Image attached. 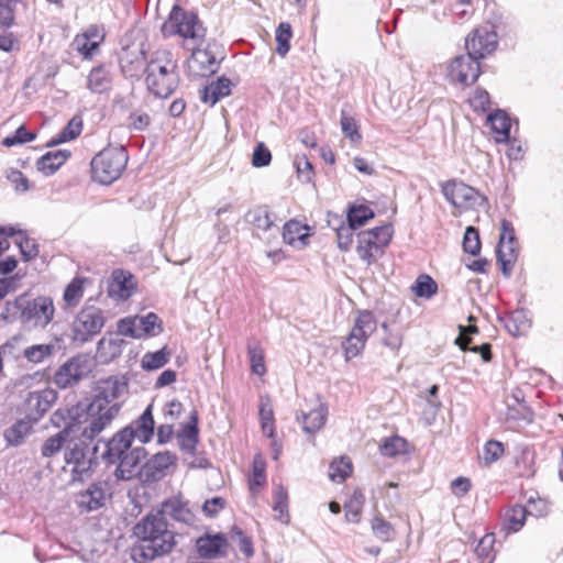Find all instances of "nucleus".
I'll return each instance as SVG.
<instances>
[{"instance_id":"4","label":"nucleus","mask_w":563,"mask_h":563,"mask_svg":"<svg viewBox=\"0 0 563 563\" xmlns=\"http://www.w3.org/2000/svg\"><path fill=\"white\" fill-rule=\"evenodd\" d=\"M147 89L158 98H168L178 86L177 60L169 49L161 48L152 54L146 66Z\"/></svg>"},{"instance_id":"15","label":"nucleus","mask_w":563,"mask_h":563,"mask_svg":"<svg viewBox=\"0 0 563 563\" xmlns=\"http://www.w3.org/2000/svg\"><path fill=\"white\" fill-rule=\"evenodd\" d=\"M496 32L481 27L476 29L466 37L465 46L467 52L478 60L493 53L497 47Z\"/></svg>"},{"instance_id":"63","label":"nucleus","mask_w":563,"mask_h":563,"mask_svg":"<svg viewBox=\"0 0 563 563\" xmlns=\"http://www.w3.org/2000/svg\"><path fill=\"white\" fill-rule=\"evenodd\" d=\"M341 128L344 135L352 142L361 141L362 135L358 132V126L355 120L351 117H347L344 112H342L341 117Z\"/></svg>"},{"instance_id":"9","label":"nucleus","mask_w":563,"mask_h":563,"mask_svg":"<svg viewBox=\"0 0 563 563\" xmlns=\"http://www.w3.org/2000/svg\"><path fill=\"white\" fill-rule=\"evenodd\" d=\"M103 325V311L95 306H86L78 312L73 322L74 340L85 343L100 333Z\"/></svg>"},{"instance_id":"58","label":"nucleus","mask_w":563,"mask_h":563,"mask_svg":"<svg viewBox=\"0 0 563 563\" xmlns=\"http://www.w3.org/2000/svg\"><path fill=\"white\" fill-rule=\"evenodd\" d=\"M363 495L354 493L353 498L345 505V518L350 522H358L363 506Z\"/></svg>"},{"instance_id":"2","label":"nucleus","mask_w":563,"mask_h":563,"mask_svg":"<svg viewBox=\"0 0 563 563\" xmlns=\"http://www.w3.org/2000/svg\"><path fill=\"white\" fill-rule=\"evenodd\" d=\"M140 543L133 549L137 563L152 561L169 553L176 545L175 532L169 529L164 511H151L133 528Z\"/></svg>"},{"instance_id":"59","label":"nucleus","mask_w":563,"mask_h":563,"mask_svg":"<svg viewBox=\"0 0 563 563\" xmlns=\"http://www.w3.org/2000/svg\"><path fill=\"white\" fill-rule=\"evenodd\" d=\"M31 426L26 421H18L5 433L9 443L19 445L23 438L29 433Z\"/></svg>"},{"instance_id":"11","label":"nucleus","mask_w":563,"mask_h":563,"mask_svg":"<svg viewBox=\"0 0 563 563\" xmlns=\"http://www.w3.org/2000/svg\"><path fill=\"white\" fill-rule=\"evenodd\" d=\"M89 372V361L82 355H77L57 368L53 382L57 387L66 389L77 385Z\"/></svg>"},{"instance_id":"52","label":"nucleus","mask_w":563,"mask_h":563,"mask_svg":"<svg viewBox=\"0 0 563 563\" xmlns=\"http://www.w3.org/2000/svg\"><path fill=\"white\" fill-rule=\"evenodd\" d=\"M15 243L18 244L24 261H30L37 256L38 249L36 243L22 232H19Z\"/></svg>"},{"instance_id":"51","label":"nucleus","mask_w":563,"mask_h":563,"mask_svg":"<svg viewBox=\"0 0 563 563\" xmlns=\"http://www.w3.org/2000/svg\"><path fill=\"white\" fill-rule=\"evenodd\" d=\"M412 290L418 297L430 298L437 292L438 286L429 275H420L412 286Z\"/></svg>"},{"instance_id":"60","label":"nucleus","mask_w":563,"mask_h":563,"mask_svg":"<svg viewBox=\"0 0 563 563\" xmlns=\"http://www.w3.org/2000/svg\"><path fill=\"white\" fill-rule=\"evenodd\" d=\"M406 442L400 437H393L389 439H386L384 443L380 445V453L384 456H395L405 450Z\"/></svg>"},{"instance_id":"46","label":"nucleus","mask_w":563,"mask_h":563,"mask_svg":"<svg viewBox=\"0 0 563 563\" xmlns=\"http://www.w3.org/2000/svg\"><path fill=\"white\" fill-rule=\"evenodd\" d=\"M374 218V212L369 207L360 205L349 209L347 223L354 229L362 227L367 220Z\"/></svg>"},{"instance_id":"17","label":"nucleus","mask_w":563,"mask_h":563,"mask_svg":"<svg viewBox=\"0 0 563 563\" xmlns=\"http://www.w3.org/2000/svg\"><path fill=\"white\" fill-rule=\"evenodd\" d=\"M108 496L109 484L106 481H97L78 494L77 505L82 510L93 511L104 506Z\"/></svg>"},{"instance_id":"23","label":"nucleus","mask_w":563,"mask_h":563,"mask_svg":"<svg viewBox=\"0 0 563 563\" xmlns=\"http://www.w3.org/2000/svg\"><path fill=\"white\" fill-rule=\"evenodd\" d=\"M198 412L192 410L190 412V420L183 424L177 432V441L180 450L185 453L194 455L198 443Z\"/></svg>"},{"instance_id":"32","label":"nucleus","mask_w":563,"mask_h":563,"mask_svg":"<svg viewBox=\"0 0 563 563\" xmlns=\"http://www.w3.org/2000/svg\"><path fill=\"white\" fill-rule=\"evenodd\" d=\"M518 243L500 242L497 247V261L501 266V272L506 277L511 275L514 265L518 257Z\"/></svg>"},{"instance_id":"49","label":"nucleus","mask_w":563,"mask_h":563,"mask_svg":"<svg viewBox=\"0 0 563 563\" xmlns=\"http://www.w3.org/2000/svg\"><path fill=\"white\" fill-rule=\"evenodd\" d=\"M82 129L80 119L73 118L67 125L62 130L58 136L49 142V145H57L77 137Z\"/></svg>"},{"instance_id":"47","label":"nucleus","mask_w":563,"mask_h":563,"mask_svg":"<svg viewBox=\"0 0 563 563\" xmlns=\"http://www.w3.org/2000/svg\"><path fill=\"white\" fill-rule=\"evenodd\" d=\"M494 533H487L478 541L475 553L481 560V563H492L494 560Z\"/></svg>"},{"instance_id":"48","label":"nucleus","mask_w":563,"mask_h":563,"mask_svg":"<svg viewBox=\"0 0 563 563\" xmlns=\"http://www.w3.org/2000/svg\"><path fill=\"white\" fill-rule=\"evenodd\" d=\"M534 452L529 448H523L520 455L516 457V466L521 476H532L534 474Z\"/></svg>"},{"instance_id":"54","label":"nucleus","mask_w":563,"mask_h":563,"mask_svg":"<svg viewBox=\"0 0 563 563\" xmlns=\"http://www.w3.org/2000/svg\"><path fill=\"white\" fill-rule=\"evenodd\" d=\"M382 329L385 332L383 344L391 351L397 352L402 344V332L399 329H391L386 322L382 324Z\"/></svg>"},{"instance_id":"7","label":"nucleus","mask_w":563,"mask_h":563,"mask_svg":"<svg viewBox=\"0 0 563 563\" xmlns=\"http://www.w3.org/2000/svg\"><path fill=\"white\" fill-rule=\"evenodd\" d=\"M393 236L390 224L376 227L357 234L356 253L367 266L376 263L385 253Z\"/></svg>"},{"instance_id":"44","label":"nucleus","mask_w":563,"mask_h":563,"mask_svg":"<svg viewBox=\"0 0 563 563\" xmlns=\"http://www.w3.org/2000/svg\"><path fill=\"white\" fill-rule=\"evenodd\" d=\"M169 356L170 352L166 347L153 353H146L142 358V367L146 371L158 369L168 363Z\"/></svg>"},{"instance_id":"45","label":"nucleus","mask_w":563,"mask_h":563,"mask_svg":"<svg viewBox=\"0 0 563 563\" xmlns=\"http://www.w3.org/2000/svg\"><path fill=\"white\" fill-rule=\"evenodd\" d=\"M147 63L144 53L141 51L130 59H122V70L129 77H137L144 70L146 71Z\"/></svg>"},{"instance_id":"37","label":"nucleus","mask_w":563,"mask_h":563,"mask_svg":"<svg viewBox=\"0 0 563 563\" xmlns=\"http://www.w3.org/2000/svg\"><path fill=\"white\" fill-rule=\"evenodd\" d=\"M176 461L174 454L169 452H159L154 454L145 464L153 477H162L165 471Z\"/></svg>"},{"instance_id":"62","label":"nucleus","mask_w":563,"mask_h":563,"mask_svg":"<svg viewBox=\"0 0 563 563\" xmlns=\"http://www.w3.org/2000/svg\"><path fill=\"white\" fill-rule=\"evenodd\" d=\"M73 45L75 49L84 56V58H91L95 51L99 47L96 42L87 38V36L77 35L74 38Z\"/></svg>"},{"instance_id":"31","label":"nucleus","mask_w":563,"mask_h":563,"mask_svg":"<svg viewBox=\"0 0 563 563\" xmlns=\"http://www.w3.org/2000/svg\"><path fill=\"white\" fill-rule=\"evenodd\" d=\"M231 93V81L228 78L221 77L216 81L210 82L201 91V100L211 106L216 104L220 99Z\"/></svg>"},{"instance_id":"28","label":"nucleus","mask_w":563,"mask_h":563,"mask_svg":"<svg viewBox=\"0 0 563 563\" xmlns=\"http://www.w3.org/2000/svg\"><path fill=\"white\" fill-rule=\"evenodd\" d=\"M308 227L301 224L299 221L290 220L284 225L283 240L286 244L302 249L308 244Z\"/></svg>"},{"instance_id":"43","label":"nucleus","mask_w":563,"mask_h":563,"mask_svg":"<svg viewBox=\"0 0 563 563\" xmlns=\"http://www.w3.org/2000/svg\"><path fill=\"white\" fill-rule=\"evenodd\" d=\"M54 351V344H35L26 347L23 355L29 362L38 364L48 358Z\"/></svg>"},{"instance_id":"33","label":"nucleus","mask_w":563,"mask_h":563,"mask_svg":"<svg viewBox=\"0 0 563 563\" xmlns=\"http://www.w3.org/2000/svg\"><path fill=\"white\" fill-rule=\"evenodd\" d=\"M487 121L495 133V140L498 143L509 141L511 121L507 113L497 110L487 117Z\"/></svg>"},{"instance_id":"34","label":"nucleus","mask_w":563,"mask_h":563,"mask_svg":"<svg viewBox=\"0 0 563 563\" xmlns=\"http://www.w3.org/2000/svg\"><path fill=\"white\" fill-rule=\"evenodd\" d=\"M69 155V152L62 150L56 152H48L37 161V169L44 175L49 176L54 174L67 161Z\"/></svg>"},{"instance_id":"36","label":"nucleus","mask_w":563,"mask_h":563,"mask_svg":"<svg viewBox=\"0 0 563 563\" xmlns=\"http://www.w3.org/2000/svg\"><path fill=\"white\" fill-rule=\"evenodd\" d=\"M273 510L277 520L284 525L289 523L288 492L282 484L276 485L274 488Z\"/></svg>"},{"instance_id":"38","label":"nucleus","mask_w":563,"mask_h":563,"mask_svg":"<svg viewBox=\"0 0 563 563\" xmlns=\"http://www.w3.org/2000/svg\"><path fill=\"white\" fill-rule=\"evenodd\" d=\"M71 430L69 428L63 429L57 434L48 438L42 445V455L51 457L66 448L67 441L73 439Z\"/></svg>"},{"instance_id":"26","label":"nucleus","mask_w":563,"mask_h":563,"mask_svg":"<svg viewBox=\"0 0 563 563\" xmlns=\"http://www.w3.org/2000/svg\"><path fill=\"white\" fill-rule=\"evenodd\" d=\"M80 408L78 406L63 407L54 411L51 422L56 428H69L71 437L78 435L80 426L78 422Z\"/></svg>"},{"instance_id":"21","label":"nucleus","mask_w":563,"mask_h":563,"mask_svg":"<svg viewBox=\"0 0 563 563\" xmlns=\"http://www.w3.org/2000/svg\"><path fill=\"white\" fill-rule=\"evenodd\" d=\"M507 420L529 423L533 419V412L525 400L521 389L516 388L506 398Z\"/></svg>"},{"instance_id":"16","label":"nucleus","mask_w":563,"mask_h":563,"mask_svg":"<svg viewBox=\"0 0 563 563\" xmlns=\"http://www.w3.org/2000/svg\"><path fill=\"white\" fill-rule=\"evenodd\" d=\"M145 456L146 451L144 448L134 446L117 461L115 477L122 481H130L136 477L140 474L141 463Z\"/></svg>"},{"instance_id":"6","label":"nucleus","mask_w":563,"mask_h":563,"mask_svg":"<svg viewBox=\"0 0 563 563\" xmlns=\"http://www.w3.org/2000/svg\"><path fill=\"white\" fill-rule=\"evenodd\" d=\"M126 163L128 152L123 146L104 148L91 161L92 178L109 185L121 176Z\"/></svg>"},{"instance_id":"50","label":"nucleus","mask_w":563,"mask_h":563,"mask_svg":"<svg viewBox=\"0 0 563 563\" xmlns=\"http://www.w3.org/2000/svg\"><path fill=\"white\" fill-rule=\"evenodd\" d=\"M247 352L252 372L258 376H263L266 373L263 349L258 344H249Z\"/></svg>"},{"instance_id":"8","label":"nucleus","mask_w":563,"mask_h":563,"mask_svg":"<svg viewBox=\"0 0 563 563\" xmlns=\"http://www.w3.org/2000/svg\"><path fill=\"white\" fill-rule=\"evenodd\" d=\"M376 329L377 321L371 311L363 310L357 313L350 334L342 344L346 361L358 356L363 352L368 338Z\"/></svg>"},{"instance_id":"1","label":"nucleus","mask_w":563,"mask_h":563,"mask_svg":"<svg viewBox=\"0 0 563 563\" xmlns=\"http://www.w3.org/2000/svg\"><path fill=\"white\" fill-rule=\"evenodd\" d=\"M162 32L164 36L179 35L184 38V47L191 51L188 68L194 76L207 77L217 71L219 62L213 51L216 46L208 44L201 48L206 29L196 14L174 5L162 26Z\"/></svg>"},{"instance_id":"25","label":"nucleus","mask_w":563,"mask_h":563,"mask_svg":"<svg viewBox=\"0 0 563 563\" xmlns=\"http://www.w3.org/2000/svg\"><path fill=\"white\" fill-rule=\"evenodd\" d=\"M154 427L153 405L151 404L135 421L124 429H130L133 440L137 439L141 443H147L154 435Z\"/></svg>"},{"instance_id":"10","label":"nucleus","mask_w":563,"mask_h":563,"mask_svg":"<svg viewBox=\"0 0 563 563\" xmlns=\"http://www.w3.org/2000/svg\"><path fill=\"white\" fill-rule=\"evenodd\" d=\"M121 409V405L113 406H100V408H93V402H90L87 415L88 423L84 428L80 427L79 435L85 440L92 442V440L99 435L118 416Z\"/></svg>"},{"instance_id":"30","label":"nucleus","mask_w":563,"mask_h":563,"mask_svg":"<svg viewBox=\"0 0 563 563\" xmlns=\"http://www.w3.org/2000/svg\"><path fill=\"white\" fill-rule=\"evenodd\" d=\"M112 77L104 65L93 67L87 76V89L92 93H103L110 90Z\"/></svg>"},{"instance_id":"19","label":"nucleus","mask_w":563,"mask_h":563,"mask_svg":"<svg viewBox=\"0 0 563 563\" xmlns=\"http://www.w3.org/2000/svg\"><path fill=\"white\" fill-rule=\"evenodd\" d=\"M132 442L133 439L130 429H122L118 431L106 442V450L102 453V459L109 464H115L122 455L133 449Z\"/></svg>"},{"instance_id":"29","label":"nucleus","mask_w":563,"mask_h":563,"mask_svg":"<svg viewBox=\"0 0 563 563\" xmlns=\"http://www.w3.org/2000/svg\"><path fill=\"white\" fill-rule=\"evenodd\" d=\"M527 509L521 505L507 508L501 516V530L505 534L518 532L525 525Z\"/></svg>"},{"instance_id":"18","label":"nucleus","mask_w":563,"mask_h":563,"mask_svg":"<svg viewBox=\"0 0 563 563\" xmlns=\"http://www.w3.org/2000/svg\"><path fill=\"white\" fill-rule=\"evenodd\" d=\"M136 289L135 277L126 271L115 269L109 280L108 294L119 300L129 299Z\"/></svg>"},{"instance_id":"27","label":"nucleus","mask_w":563,"mask_h":563,"mask_svg":"<svg viewBox=\"0 0 563 563\" xmlns=\"http://www.w3.org/2000/svg\"><path fill=\"white\" fill-rule=\"evenodd\" d=\"M56 399V391L49 388H45L43 390L30 393L26 399V406L30 411L35 412V419H37L49 410Z\"/></svg>"},{"instance_id":"56","label":"nucleus","mask_w":563,"mask_h":563,"mask_svg":"<svg viewBox=\"0 0 563 563\" xmlns=\"http://www.w3.org/2000/svg\"><path fill=\"white\" fill-rule=\"evenodd\" d=\"M463 249L466 253L476 255L481 251L478 231L474 227H467L463 238Z\"/></svg>"},{"instance_id":"41","label":"nucleus","mask_w":563,"mask_h":563,"mask_svg":"<svg viewBox=\"0 0 563 563\" xmlns=\"http://www.w3.org/2000/svg\"><path fill=\"white\" fill-rule=\"evenodd\" d=\"M292 37V29L290 23L282 22L276 29L275 38L277 42L276 53L284 57L290 49V40Z\"/></svg>"},{"instance_id":"5","label":"nucleus","mask_w":563,"mask_h":563,"mask_svg":"<svg viewBox=\"0 0 563 563\" xmlns=\"http://www.w3.org/2000/svg\"><path fill=\"white\" fill-rule=\"evenodd\" d=\"M97 446L81 435H75L67 441L64 451L65 470L70 473L71 482L82 483L92 475L97 466Z\"/></svg>"},{"instance_id":"12","label":"nucleus","mask_w":563,"mask_h":563,"mask_svg":"<svg viewBox=\"0 0 563 563\" xmlns=\"http://www.w3.org/2000/svg\"><path fill=\"white\" fill-rule=\"evenodd\" d=\"M479 75V62L468 52L465 55L456 56L448 67L449 78L465 86L474 84Z\"/></svg>"},{"instance_id":"20","label":"nucleus","mask_w":563,"mask_h":563,"mask_svg":"<svg viewBox=\"0 0 563 563\" xmlns=\"http://www.w3.org/2000/svg\"><path fill=\"white\" fill-rule=\"evenodd\" d=\"M196 547L200 558L216 559L225 555L228 540L223 533H206L197 539Z\"/></svg>"},{"instance_id":"3","label":"nucleus","mask_w":563,"mask_h":563,"mask_svg":"<svg viewBox=\"0 0 563 563\" xmlns=\"http://www.w3.org/2000/svg\"><path fill=\"white\" fill-rule=\"evenodd\" d=\"M55 312L52 297H31L24 292L5 301L1 318L9 323L18 322L27 330H44L54 320Z\"/></svg>"},{"instance_id":"61","label":"nucleus","mask_w":563,"mask_h":563,"mask_svg":"<svg viewBox=\"0 0 563 563\" xmlns=\"http://www.w3.org/2000/svg\"><path fill=\"white\" fill-rule=\"evenodd\" d=\"M354 230L349 223L346 225L342 224L336 229L338 246L341 251L346 252L351 249Z\"/></svg>"},{"instance_id":"42","label":"nucleus","mask_w":563,"mask_h":563,"mask_svg":"<svg viewBox=\"0 0 563 563\" xmlns=\"http://www.w3.org/2000/svg\"><path fill=\"white\" fill-rule=\"evenodd\" d=\"M352 473V463L346 457L334 460L329 466V478L336 483L344 482Z\"/></svg>"},{"instance_id":"57","label":"nucleus","mask_w":563,"mask_h":563,"mask_svg":"<svg viewBox=\"0 0 563 563\" xmlns=\"http://www.w3.org/2000/svg\"><path fill=\"white\" fill-rule=\"evenodd\" d=\"M372 530L375 537L382 541H389L394 538L393 526L380 517H375L373 519Z\"/></svg>"},{"instance_id":"22","label":"nucleus","mask_w":563,"mask_h":563,"mask_svg":"<svg viewBox=\"0 0 563 563\" xmlns=\"http://www.w3.org/2000/svg\"><path fill=\"white\" fill-rule=\"evenodd\" d=\"M157 511H164V517L168 515L174 520L186 525H192L195 521V515L189 508L188 501L181 496H173L166 499L162 503L161 509H157Z\"/></svg>"},{"instance_id":"14","label":"nucleus","mask_w":563,"mask_h":563,"mask_svg":"<svg viewBox=\"0 0 563 563\" xmlns=\"http://www.w3.org/2000/svg\"><path fill=\"white\" fill-rule=\"evenodd\" d=\"M126 390L128 383L124 377L112 376L101 380L98 386V394L91 401L93 402V408L121 405L118 399L126 394Z\"/></svg>"},{"instance_id":"39","label":"nucleus","mask_w":563,"mask_h":563,"mask_svg":"<svg viewBox=\"0 0 563 563\" xmlns=\"http://www.w3.org/2000/svg\"><path fill=\"white\" fill-rule=\"evenodd\" d=\"M122 341L114 338H102L98 342L97 357L102 363H108L121 354Z\"/></svg>"},{"instance_id":"53","label":"nucleus","mask_w":563,"mask_h":563,"mask_svg":"<svg viewBox=\"0 0 563 563\" xmlns=\"http://www.w3.org/2000/svg\"><path fill=\"white\" fill-rule=\"evenodd\" d=\"M84 295L82 282L79 278L73 279L64 291V300L68 306H76Z\"/></svg>"},{"instance_id":"55","label":"nucleus","mask_w":563,"mask_h":563,"mask_svg":"<svg viewBox=\"0 0 563 563\" xmlns=\"http://www.w3.org/2000/svg\"><path fill=\"white\" fill-rule=\"evenodd\" d=\"M137 321V330L141 332V338L144 335H155L154 329L159 328L158 317L154 312H148L143 317H135Z\"/></svg>"},{"instance_id":"13","label":"nucleus","mask_w":563,"mask_h":563,"mask_svg":"<svg viewBox=\"0 0 563 563\" xmlns=\"http://www.w3.org/2000/svg\"><path fill=\"white\" fill-rule=\"evenodd\" d=\"M441 189L445 199L459 209L473 208L479 198L477 190L456 179L442 184Z\"/></svg>"},{"instance_id":"35","label":"nucleus","mask_w":563,"mask_h":563,"mask_svg":"<svg viewBox=\"0 0 563 563\" xmlns=\"http://www.w3.org/2000/svg\"><path fill=\"white\" fill-rule=\"evenodd\" d=\"M328 417V408L324 404H320L317 408L302 415L303 431L309 434L317 433L325 423Z\"/></svg>"},{"instance_id":"24","label":"nucleus","mask_w":563,"mask_h":563,"mask_svg":"<svg viewBox=\"0 0 563 563\" xmlns=\"http://www.w3.org/2000/svg\"><path fill=\"white\" fill-rule=\"evenodd\" d=\"M246 221L256 230L273 232L276 235L279 231L276 225V216L269 211L267 206H257L246 213Z\"/></svg>"},{"instance_id":"40","label":"nucleus","mask_w":563,"mask_h":563,"mask_svg":"<svg viewBox=\"0 0 563 563\" xmlns=\"http://www.w3.org/2000/svg\"><path fill=\"white\" fill-rule=\"evenodd\" d=\"M266 483V462L262 454H255L252 464V476L249 481L251 493L254 495L257 489Z\"/></svg>"},{"instance_id":"64","label":"nucleus","mask_w":563,"mask_h":563,"mask_svg":"<svg viewBox=\"0 0 563 563\" xmlns=\"http://www.w3.org/2000/svg\"><path fill=\"white\" fill-rule=\"evenodd\" d=\"M504 454V445L499 441L489 440L483 451V459L486 463H494Z\"/></svg>"}]
</instances>
